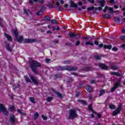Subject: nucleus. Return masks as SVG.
<instances>
[{"mask_svg": "<svg viewBox=\"0 0 125 125\" xmlns=\"http://www.w3.org/2000/svg\"><path fill=\"white\" fill-rule=\"evenodd\" d=\"M121 47H123V48H125V44H122Z\"/></svg>", "mask_w": 125, "mask_h": 125, "instance_id": "nucleus-59", "label": "nucleus"}, {"mask_svg": "<svg viewBox=\"0 0 125 125\" xmlns=\"http://www.w3.org/2000/svg\"><path fill=\"white\" fill-rule=\"evenodd\" d=\"M10 120L12 123V124H14L15 122V117L13 114H11L10 116Z\"/></svg>", "mask_w": 125, "mask_h": 125, "instance_id": "nucleus-13", "label": "nucleus"}, {"mask_svg": "<svg viewBox=\"0 0 125 125\" xmlns=\"http://www.w3.org/2000/svg\"><path fill=\"white\" fill-rule=\"evenodd\" d=\"M69 119H75V118H77L78 114H77V112H76V110L71 109L69 111Z\"/></svg>", "mask_w": 125, "mask_h": 125, "instance_id": "nucleus-3", "label": "nucleus"}, {"mask_svg": "<svg viewBox=\"0 0 125 125\" xmlns=\"http://www.w3.org/2000/svg\"><path fill=\"white\" fill-rule=\"evenodd\" d=\"M112 50L113 51H117L118 50V48L117 47H114V48H113L112 49Z\"/></svg>", "mask_w": 125, "mask_h": 125, "instance_id": "nucleus-49", "label": "nucleus"}, {"mask_svg": "<svg viewBox=\"0 0 125 125\" xmlns=\"http://www.w3.org/2000/svg\"><path fill=\"white\" fill-rule=\"evenodd\" d=\"M122 107H123V104L121 103L119 104L118 107L117 108V110H119V111H121V110L122 109Z\"/></svg>", "mask_w": 125, "mask_h": 125, "instance_id": "nucleus-34", "label": "nucleus"}, {"mask_svg": "<svg viewBox=\"0 0 125 125\" xmlns=\"http://www.w3.org/2000/svg\"><path fill=\"white\" fill-rule=\"evenodd\" d=\"M96 81L95 80H92L91 82V83H95Z\"/></svg>", "mask_w": 125, "mask_h": 125, "instance_id": "nucleus-58", "label": "nucleus"}, {"mask_svg": "<svg viewBox=\"0 0 125 125\" xmlns=\"http://www.w3.org/2000/svg\"><path fill=\"white\" fill-rule=\"evenodd\" d=\"M71 63V61H65L64 62V64H70Z\"/></svg>", "mask_w": 125, "mask_h": 125, "instance_id": "nucleus-42", "label": "nucleus"}, {"mask_svg": "<svg viewBox=\"0 0 125 125\" xmlns=\"http://www.w3.org/2000/svg\"><path fill=\"white\" fill-rule=\"evenodd\" d=\"M29 100L32 102V103H36V102L35 101V99L33 97H30L29 98Z\"/></svg>", "mask_w": 125, "mask_h": 125, "instance_id": "nucleus-30", "label": "nucleus"}, {"mask_svg": "<svg viewBox=\"0 0 125 125\" xmlns=\"http://www.w3.org/2000/svg\"><path fill=\"white\" fill-rule=\"evenodd\" d=\"M121 84V80H119L114 85V87L111 88V92H113V91H115L117 88L119 87L120 86V85Z\"/></svg>", "mask_w": 125, "mask_h": 125, "instance_id": "nucleus-5", "label": "nucleus"}, {"mask_svg": "<svg viewBox=\"0 0 125 125\" xmlns=\"http://www.w3.org/2000/svg\"><path fill=\"white\" fill-rule=\"evenodd\" d=\"M37 42V39H26L24 40V42H26V43H30L31 42Z\"/></svg>", "mask_w": 125, "mask_h": 125, "instance_id": "nucleus-8", "label": "nucleus"}, {"mask_svg": "<svg viewBox=\"0 0 125 125\" xmlns=\"http://www.w3.org/2000/svg\"><path fill=\"white\" fill-rule=\"evenodd\" d=\"M85 45H90L91 46H93V43L91 42H87L85 43Z\"/></svg>", "mask_w": 125, "mask_h": 125, "instance_id": "nucleus-26", "label": "nucleus"}, {"mask_svg": "<svg viewBox=\"0 0 125 125\" xmlns=\"http://www.w3.org/2000/svg\"><path fill=\"white\" fill-rule=\"evenodd\" d=\"M0 112H3V114L6 115V116L8 115L7 109L4 107V105L1 104H0Z\"/></svg>", "mask_w": 125, "mask_h": 125, "instance_id": "nucleus-4", "label": "nucleus"}, {"mask_svg": "<svg viewBox=\"0 0 125 125\" xmlns=\"http://www.w3.org/2000/svg\"><path fill=\"white\" fill-rule=\"evenodd\" d=\"M86 89L88 92H90L92 90V88L90 86L87 85L86 86Z\"/></svg>", "mask_w": 125, "mask_h": 125, "instance_id": "nucleus-20", "label": "nucleus"}, {"mask_svg": "<svg viewBox=\"0 0 125 125\" xmlns=\"http://www.w3.org/2000/svg\"><path fill=\"white\" fill-rule=\"evenodd\" d=\"M6 48L8 50V51H10V52H11V51H12V50L11 49L9 44L7 43H6Z\"/></svg>", "mask_w": 125, "mask_h": 125, "instance_id": "nucleus-17", "label": "nucleus"}, {"mask_svg": "<svg viewBox=\"0 0 125 125\" xmlns=\"http://www.w3.org/2000/svg\"><path fill=\"white\" fill-rule=\"evenodd\" d=\"M96 65L100 67L102 69H104V70H108V66H107L104 64L99 63L98 64H96Z\"/></svg>", "mask_w": 125, "mask_h": 125, "instance_id": "nucleus-10", "label": "nucleus"}, {"mask_svg": "<svg viewBox=\"0 0 125 125\" xmlns=\"http://www.w3.org/2000/svg\"><path fill=\"white\" fill-rule=\"evenodd\" d=\"M102 10V7H98L94 8V6L89 7L87 8V10Z\"/></svg>", "mask_w": 125, "mask_h": 125, "instance_id": "nucleus-9", "label": "nucleus"}, {"mask_svg": "<svg viewBox=\"0 0 125 125\" xmlns=\"http://www.w3.org/2000/svg\"><path fill=\"white\" fill-rule=\"evenodd\" d=\"M31 80L32 81L33 83H35V84H38V82H37V80H36V78L35 77H33L31 75L29 74Z\"/></svg>", "mask_w": 125, "mask_h": 125, "instance_id": "nucleus-12", "label": "nucleus"}, {"mask_svg": "<svg viewBox=\"0 0 125 125\" xmlns=\"http://www.w3.org/2000/svg\"><path fill=\"white\" fill-rule=\"evenodd\" d=\"M114 21L115 23H120L121 22V19L118 17H115Z\"/></svg>", "mask_w": 125, "mask_h": 125, "instance_id": "nucleus-18", "label": "nucleus"}, {"mask_svg": "<svg viewBox=\"0 0 125 125\" xmlns=\"http://www.w3.org/2000/svg\"><path fill=\"white\" fill-rule=\"evenodd\" d=\"M80 95V94L79 93H76V97H78V96Z\"/></svg>", "mask_w": 125, "mask_h": 125, "instance_id": "nucleus-63", "label": "nucleus"}, {"mask_svg": "<svg viewBox=\"0 0 125 125\" xmlns=\"http://www.w3.org/2000/svg\"><path fill=\"white\" fill-rule=\"evenodd\" d=\"M70 7H75V8H77V7H78V5H77V4H75L74 1H70Z\"/></svg>", "mask_w": 125, "mask_h": 125, "instance_id": "nucleus-11", "label": "nucleus"}, {"mask_svg": "<svg viewBox=\"0 0 125 125\" xmlns=\"http://www.w3.org/2000/svg\"><path fill=\"white\" fill-rule=\"evenodd\" d=\"M65 70L67 71H76L78 70V67L76 66H67L65 68Z\"/></svg>", "mask_w": 125, "mask_h": 125, "instance_id": "nucleus-6", "label": "nucleus"}, {"mask_svg": "<svg viewBox=\"0 0 125 125\" xmlns=\"http://www.w3.org/2000/svg\"><path fill=\"white\" fill-rule=\"evenodd\" d=\"M120 112V110H118V109H116V111H114L113 113V116H116V115H118V114H119Z\"/></svg>", "mask_w": 125, "mask_h": 125, "instance_id": "nucleus-24", "label": "nucleus"}, {"mask_svg": "<svg viewBox=\"0 0 125 125\" xmlns=\"http://www.w3.org/2000/svg\"><path fill=\"white\" fill-rule=\"evenodd\" d=\"M115 63H113V62H111L110 63V67L112 69V70H117V69H118V66H116V65H114Z\"/></svg>", "mask_w": 125, "mask_h": 125, "instance_id": "nucleus-14", "label": "nucleus"}, {"mask_svg": "<svg viewBox=\"0 0 125 125\" xmlns=\"http://www.w3.org/2000/svg\"><path fill=\"white\" fill-rule=\"evenodd\" d=\"M38 117H39V113L36 112V113L34 114V118L35 119H37Z\"/></svg>", "mask_w": 125, "mask_h": 125, "instance_id": "nucleus-35", "label": "nucleus"}, {"mask_svg": "<svg viewBox=\"0 0 125 125\" xmlns=\"http://www.w3.org/2000/svg\"><path fill=\"white\" fill-rule=\"evenodd\" d=\"M94 44H96V45H98V42L97 41H95L94 42Z\"/></svg>", "mask_w": 125, "mask_h": 125, "instance_id": "nucleus-53", "label": "nucleus"}, {"mask_svg": "<svg viewBox=\"0 0 125 125\" xmlns=\"http://www.w3.org/2000/svg\"><path fill=\"white\" fill-rule=\"evenodd\" d=\"M43 14V12L42 11H40L37 12V15L41 16Z\"/></svg>", "mask_w": 125, "mask_h": 125, "instance_id": "nucleus-33", "label": "nucleus"}, {"mask_svg": "<svg viewBox=\"0 0 125 125\" xmlns=\"http://www.w3.org/2000/svg\"><path fill=\"white\" fill-rule=\"evenodd\" d=\"M121 39L122 41H125V35H122L121 36Z\"/></svg>", "mask_w": 125, "mask_h": 125, "instance_id": "nucleus-43", "label": "nucleus"}, {"mask_svg": "<svg viewBox=\"0 0 125 125\" xmlns=\"http://www.w3.org/2000/svg\"><path fill=\"white\" fill-rule=\"evenodd\" d=\"M51 23L52 24H57V22H56V20L54 19L51 20Z\"/></svg>", "mask_w": 125, "mask_h": 125, "instance_id": "nucleus-38", "label": "nucleus"}, {"mask_svg": "<svg viewBox=\"0 0 125 125\" xmlns=\"http://www.w3.org/2000/svg\"><path fill=\"white\" fill-rule=\"evenodd\" d=\"M107 10H108L109 11V13H113V12H114V11L113 10V8L109 7L108 6L105 7L104 9L103 10V12H106Z\"/></svg>", "mask_w": 125, "mask_h": 125, "instance_id": "nucleus-7", "label": "nucleus"}, {"mask_svg": "<svg viewBox=\"0 0 125 125\" xmlns=\"http://www.w3.org/2000/svg\"><path fill=\"white\" fill-rule=\"evenodd\" d=\"M42 119H43V120H44L45 121H46V120H47V117L43 115H42Z\"/></svg>", "mask_w": 125, "mask_h": 125, "instance_id": "nucleus-39", "label": "nucleus"}, {"mask_svg": "<svg viewBox=\"0 0 125 125\" xmlns=\"http://www.w3.org/2000/svg\"><path fill=\"white\" fill-rule=\"evenodd\" d=\"M55 77L57 78V79H58V78H60V75L59 74H56Z\"/></svg>", "mask_w": 125, "mask_h": 125, "instance_id": "nucleus-52", "label": "nucleus"}, {"mask_svg": "<svg viewBox=\"0 0 125 125\" xmlns=\"http://www.w3.org/2000/svg\"><path fill=\"white\" fill-rule=\"evenodd\" d=\"M10 110L11 112H14L15 111V107L14 106L12 105L10 107Z\"/></svg>", "mask_w": 125, "mask_h": 125, "instance_id": "nucleus-28", "label": "nucleus"}, {"mask_svg": "<svg viewBox=\"0 0 125 125\" xmlns=\"http://www.w3.org/2000/svg\"><path fill=\"white\" fill-rule=\"evenodd\" d=\"M24 12L26 15H29V14L32 15V12L29 10H27V11H26V10L24 9Z\"/></svg>", "mask_w": 125, "mask_h": 125, "instance_id": "nucleus-22", "label": "nucleus"}, {"mask_svg": "<svg viewBox=\"0 0 125 125\" xmlns=\"http://www.w3.org/2000/svg\"><path fill=\"white\" fill-rule=\"evenodd\" d=\"M79 5H83V2H78Z\"/></svg>", "mask_w": 125, "mask_h": 125, "instance_id": "nucleus-60", "label": "nucleus"}, {"mask_svg": "<svg viewBox=\"0 0 125 125\" xmlns=\"http://www.w3.org/2000/svg\"><path fill=\"white\" fill-rule=\"evenodd\" d=\"M38 67H41L40 62L35 61H32L31 62L30 68L35 74H38V71H37V68H38Z\"/></svg>", "mask_w": 125, "mask_h": 125, "instance_id": "nucleus-1", "label": "nucleus"}, {"mask_svg": "<svg viewBox=\"0 0 125 125\" xmlns=\"http://www.w3.org/2000/svg\"><path fill=\"white\" fill-rule=\"evenodd\" d=\"M80 43H81L80 41H77L76 42V45H77L78 46L80 45Z\"/></svg>", "mask_w": 125, "mask_h": 125, "instance_id": "nucleus-44", "label": "nucleus"}, {"mask_svg": "<svg viewBox=\"0 0 125 125\" xmlns=\"http://www.w3.org/2000/svg\"><path fill=\"white\" fill-rule=\"evenodd\" d=\"M122 33H125V29H123L122 31Z\"/></svg>", "mask_w": 125, "mask_h": 125, "instance_id": "nucleus-64", "label": "nucleus"}, {"mask_svg": "<svg viewBox=\"0 0 125 125\" xmlns=\"http://www.w3.org/2000/svg\"><path fill=\"white\" fill-rule=\"evenodd\" d=\"M25 81L27 83H31V80L28 77H25Z\"/></svg>", "mask_w": 125, "mask_h": 125, "instance_id": "nucleus-40", "label": "nucleus"}, {"mask_svg": "<svg viewBox=\"0 0 125 125\" xmlns=\"http://www.w3.org/2000/svg\"><path fill=\"white\" fill-rule=\"evenodd\" d=\"M114 8H115V9H118V8H119V6L115 5Z\"/></svg>", "mask_w": 125, "mask_h": 125, "instance_id": "nucleus-61", "label": "nucleus"}, {"mask_svg": "<svg viewBox=\"0 0 125 125\" xmlns=\"http://www.w3.org/2000/svg\"><path fill=\"white\" fill-rule=\"evenodd\" d=\"M45 61H46V63H49V62H50V59H45Z\"/></svg>", "mask_w": 125, "mask_h": 125, "instance_id": "nucleus-48", "label": "nucleus"}, {"mask_svg": "<svg viewBox=\"0 0 125 125\" xmlns=\"http://www.w3.org/2000/svg\"><path fill=\"white\" fill-rule=\"evenodd\" d=\"M60 5V3H59V2L57 1L56 2V6H59V5Z\"/></svg>", "mask_w": 125, "mask_h": 125, "instance_id": "nucleus-57", "label": "nucleus"}, {"mask_svg": "<svg viewBox=\"0 0 125 125\" xmlns=\"http://www.w3.org/2000/svg\"><path fill=\"white\" fill-rule=\"evenodd\" d=\"M69 36H70V37H76L77 35H76L75 33H70Z\"/></svg>", "mask_w": 125, "mask_h": 125, "instance_id": "nucleus-37", "label": "nucleus"}, {"mask_svg": "<svg viewBox=\"0 0 125 125\" xmlns=\"http://www.w3.org/2000/svg\"><path fill=\"white\" fill-rule=\"evenodd\" d=\"M60 3H61V4H64V0H60Z\"/></svg>", "mask_w": 125, "mask_h": 125, "instance_id": "nucleus-56", "label": "nucleus"}, {"mask_svg": "<svg viewBox=\"0 0 125 125\" xmlns=\"http://www.w3.org/2000/svg\"><path fill=\"white\" fill-rule=\"evenodd\" d=\"M88 109L89 110H90V111H92V112L93 111V110H92V107L91 106V105L88 106Z\"/></svg>", "mask_w": 125, "mask_h": 125, "instance_id": "nucleus-46", "label": "nucleus"}, {"mask_svg": "<svg viewBox=\"0 0 125 125\" xmlns=\"http://www.w3.org/2000/svg\"><path fill=\"white\" fill-rule=\"evenodd\" d=\"M99 58H100V57L99 56H96L95 57V59H96V60H98V59H99Z\"/></svg>", "mask_w": 125, "mask_h": 125, "instance_id": "nucleus-54", "label": "nucleus"}, {"mask_svg": "<svg viewBox=\"0 0 125 125\" xmlns=\"http://www.w3.org/2000/svg\"><path fill=\"white\" fill-rule=\"evenodd\" d=\"M109 107L110 108V109H112L113 110L116 109V106H115V105L114 104H109Z\"/></svg>", "mask_w": 125, "mask_h": 125, "instance_id": "nucleus-29", "label": "nucleus"}, {"mask_svg": "<svg viewBox=\"0 0 125 125\" xmlns=\"http://www.w3.org/2000/svg\"><path fill=\"white\" fill-rule=\"evenodd\" d=\"M105 93V90H101L100 91V96L103 95Z\"/></svg>", "mask_w": 125, "mask_h": 125, "instance_id": "nucleus-32", "label": "nucleus"}, {"mask_svg": "<svg viewBox=\"0 0 125 125\" xmlns=\"http://www.w3.org/2000/svg\"><path fill=\"white\" fill-rule=\"evenodd\" d=\"M104 48H105V49H111V48H112V45H104Z\"/></svg>", "mask_w": 125, "mask_h": 125, "instance_id": "nucleus-21", "label": "nucleus"}, {"mask_svg": "<svg viewBox=\"0 0 125 125\" xmlns=\"http://www.w3.org/2000/svg\"><path fill=\"white\" fill-rule=\"evenodd\" d=\"M55 94L58 95V97H59L60 98H62L63 97V96L62 95V94H61L60 92H56Z\"/></svg>", "mask_w": 125, "mask_h": 125, "instance_id": "nucleus-25", "label": "nucleus"}, {"mask_svg": "<svg viewBox=\"0 0 125 125\" xmlns=\"http://www.w3.org/2000/svg\"><path fill=\"white\" fill-rule=\"evenodd\" d=\"M12 32L15 35L16 39L19 42H22L23 41V37L20 36L18 37V33H17V30L16 29H13Z\"/></svg>", "mask_w": 125, "mask_h": 125, "instance_id": "nucleus-2", "label": "nucleus"}, {"mask_svg": "<svg viewBox=\"0 0 125 125\" xmlns=\"http://www.w3.org/2000/svg\"><path fill=\"white\" fill-rule=\"evenodd\" d=\"M97 116L98 117V118H101V115H100V114H99V113L97 114Z\"/></svg>", "mask_w": 125, "mask_h": 125, "instance_id": "nucleus-62", "label": "nucleus"}, {"mask_svg": "<svg viewBox=\"0 0 125 125\" xmlns=\"http://www.w3.org/2000/svg\"><path fill=\"white\" fill-rule=\"evenodd\" d=\"M52 99H53L52 97H49L46 99V101L47 102H50Z\"/></svg>", "mask_w": 125, "mask_h": 125, "instance_id": "nucleus-31", "label": "nucleus"}, {"mask_svg": "<svg viewBox=\"0 0 125 125\" xmlns=\"http://www.w3.org/2000/svg\"><path fill=\"white\" fill-rule=\"evenodd\" d=\"M103 17H104V18H106V19H110V18H111V15L109 14H105L104 15Z\"/></svg>", "mask_w": 125, "mask_h": 125, "instance_id": "nucleus-19", "label": "nucleus"}, {"mask_svg": "<svg viewBox=\"0 0 125 125\" xmlns=\"http://www.w3.org/2000/svg\"><path fill=\"white\" fill-rule=\"evenodd\" d=\"M111 75H115V76H117V77H121V74L118 72H111Z\"/></svg>", "mask_w": 125, "mask_h": 125, "instance_id": "nucleus-23", "label": "nucleus"}, {"mask_svg": "<svg viewBox=\"0 0 125 125\" xmlns=\"http://www.w3.org/2000/svg\"><path fill=\"white\" fill-rule=\"evenodd\" d=\"M44 21H49L50 20V17L47 16L44 18Z\"/></svg>", "mask_w": 125, "mask_h": 125, "instance_id": "nucleus-27", "label": "nucleus"}, {"mask_svg": "<svg viewBox=\"0 0 125 125\" xmlns=\"http://www.w3.org/2000/svg\"><path fill=\"white\" fill-rule=\"evenodd\" d=\"M17 87H20V85H18L17 87L15 86V85L13 86V89H15Z\"/></svg>", "mask_w": 125, "mask_h": 125, "instance_id": "nucleus-50", "label": "nucleus"}, {"mask_svg": "<svg viewBox=\"0 0 125 125\" xmlns=\"http://www.w3.org/2000/svg\"><path fill=\"white\" fill-rule=\"evenodd\" d=\"M99 47L100 48H102V47H103V44H100L99 45Z\"/></svg>", "mask_w": 125, "mask_h": 125, "instance_id": "nucleus-51", "label": "nucleus"}, {"mask_svg": "<svg viewBox=\"0 0 125 125\" xmlns=\"http://www.w3.org/2000/svg\"><path fill=\"white\" fill-rule=\"evenodd\" d=\"M57 69L59 71H61L62 70H65V67H62L61 66H59Z\"/></svg>", "mask_w": 125, "mask_h": 125, "instance_id": "nucleus-36", "label": "nucleus"}, {"mask_svg": "<svg viewBox=\"0 0 125 125\" xmlns=\"http://www.w3.org/2000/svg\"><path fill=\"white\" fill-rule=\"evenodd\" d=\"M17 112L18 113H20L21 114H22V115H25V113H22V112H21V110L18 109H17Z\"/></svg>", "mask_w": 125, "mask_h": 125, "instance_id": "nucleus-45", "label": "nucleus"}, {"mask_svg": "<svg viewBox=\"0 0 125 125\" xmlns=\"http://www.w3.org/2000/svg\"><path fill=\"white\" fill-rule=\"evenodd\" d=\"M98 2L100 3L101 6H102V7H104L105 6V5L104 3H105V0H98Z\"/></svg>", "mask_w": 125, "mask_h": 125, "instance_id": "nucleus-15", "label": "nucleus"}, {"mask_svg": "<svg viewBox=\"0 0 125 125\" xmlns=\"http://www.w3.org/2000/svg\"><path fill=\"white\" fill-rule=\"evenodd\" d=\"M87 0L89 2H91V3H94V2H95L94 0Z\"/></svg>", "mask_w": 125, "mask_h": 125, "instance_id": "nucleus-47", "label": "nucleus"}, {"mask_svg": "<svg viewBox=\"0 0 125 125\" xmlns=\"http://www.w3.org/2000/svg\"><path fill=\"white\" fill-rule=\"evenodd\" d=\"M62 9H63V8H61V7H59L58 10L59 11H62Z\"/></svg>", "mask_w": 125, "mask_h": 125, "instance_id": "nucleus-55", "label": "nucleus"}, {"mask_svg": "<svg viewBox=\"0 0 125 125\" xmlns=\"http://www.w3.org/2000/svg\"><path fill=\"white\" fill-rule=\"evenodd\" d=\"M80 102L81 103H82V104H86V102H85V101L80 100Z\"/></svg>", "mask_w": 125, "mask_h": 125, "instance_id": "nucleus-41", "label": "nucleus"}, {"mask_svg": "<svg viewBox=\"0 0 125 125\" xmlns=\"http://www.w3.org/2000/svg\"><path fill=\"white\" fill-rule=\"evenodd\" d=\"M4 36L5 37H6V39H7L8 41H9L10 42H11V41H12V37L8 35V34L5 33Z\"/></svg>", "mask_w": 125, "mask_h": 125, "instance_id": "nucleus-16", "label": "nucleus"}]
</instances>
